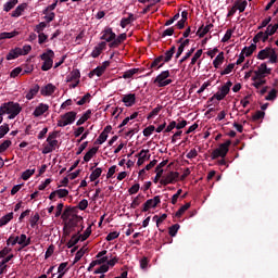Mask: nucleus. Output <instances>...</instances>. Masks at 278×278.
<instances>
[{"label":"nucleus","mask_w":278,"mask_h":278,"mask_svg":"<svg viewBox=\"0 0 278 278\" xmlns=\"http://www.w3.org/2000/svg\"><path fill=\"white\" fill-rule=\"evenodd\" d=\"M1 114H9V119L12 121L16 118L20 112H23V108L18 102H5L0 106Z\"/></svg>","instance_id":"nucleus-1"},{"label":"nucleus","mask_w":278,"mask_h":278,"mask_svg":"<svg viewBox=\"0 0 278 278\" xmlns=\"http://www.w3.org/2000/svg\"><path fill=\"white\" fill-rule=\"evenodd\" d=\"M55 58V52L53 50L48 49L46 52L40 54V60L43 61L41 65V71H51L53 68V59Z\"/></svg>","instance_id":"nucleus-2"},{"label":"nucleus","mask_w":278,"mask_h":278,"mask_svg":"<svg viewBox=\"0 0 278 278\" xmlns=\"http://www.w3.org/2000/svg\"><path fill=\"white\" fill-rule=\"evenodd\" d=\"M229 147H231V140H227L226 142L219 144V147L212 152V160H218V157H227V153H229Z\"/></svg>","instance_id":"nucleus-3"},{"label":"nucleus","mask_w":278,"mask_h":278,"mask_svg":"<svg viewBox=\"0 0 278 278\" xmlns=\"http://www.w3.org/2000/svg\"><path fill=\"white\" fill-rule=\"evenodd\" d=\"M273 73L271 68H268L266 63H262L256 71H254V76L252 77V81H257V79H265Z\"/></svg>","instance_id":"nucleus-4"},{"label":"nucleus","mask_w":278,"mask_h":278,"mask_svg":"<svg viewBox=\"0 0 278 278\" xmlns=\"http://www.w3.org/2000/svg\"><path fill=\"white\" fill-rule=\"evenodd\" d=\"M77 118V112L70 111L61 115V119L58 121V127H66V125H73L74 121Z\"/></svg>","instance_id":"nucleus-5"},{"label":"nucleus","mask_w":278,"mask_h":278,"mask_svg":"<svg viewBox=\"0 0 278 278\" xmlns=\"http://www.w3.org/2000/svg\"><path fill=\"white\" fill-rule=\"evenodd\" d=\"M231 86H233V83L228 80L222 88H219V91L214 94V98H216L217 101H223V99L229 94Z\"/></svg>","instance_id":"nucleus-6"},{"label":"nucleus","mask_w":278,"mask_h":278,"mask_svg":"<svg viewBox=\"0 0 278 278\" xmlns=\"http://www.w3.org/2000/svg\"><path fill=\"white\" fill-rule=\"evenodd\" d=\"M84 223V217L79 216V215H72L71 218L67 219V222H65V226L68 227V229H74L76 227H79V225H81Z\"/></svg>","instance_id":"nucleus-7"},{"label":"nucleus","mask_w":278,"mask_h":278,"mask_svg":"<svg viewBox=\"0 0 278 278\" xmlns=\"http://www.w3.org/2000/svg\"><path fill=\"white\" fill-rule=\"evenodd\" d=\"M162 203V200L160 199V195L154 197L153 199H149L143 204V207L141 212H149V210H153L157 207Z\"/></svg>","instance_id":"nucleus-8"},{"label":"nucleus","mask_w":278,"mask_h":278,"mask_svg":"<svg viewBox=\"0 0 278 278\" xmlns=\"http://www.w3.org/2000/svg\"><path fill=\"white\" fill-rule=\"evenodd\" d=\"M179 179V172H169L165 178L160 180L161 186H168Z\"/></svg>","instance_id":"nucleus-9"},{"label":"nucleus","mask_w":278,"mask_h":278,"mask_svg":"<svg viewBox=\"0 0 278 278\" xmlns=\"http://www.w3.org/2000/svg\"><path fill=\"white\" fill-rule=\"evenodd\" d=\"M100 40H105V42H112V40H115L116 38V33L110 27L102 30Z\"/></svg>","instance_id":"nucleus-10"},{"label":"nucleus","mask_w":278,"mask_h":278,"mask_svg":"<svg viewBox=\"0 0 278 278\" xmlns=\"http://www.w3.org/2000/svg\"><path fill=\"white\" fill-rule=\"evenodd\" d=\"M166 164H168V160L162 161L156 167H155V177H154V184H157V181H160V178L162 177V175L164 174V166H166Z\"/></svg>","instance_id":"nucleus-11"},{"label":"nucleus","mask_w":278,"mask_h":278,"mask_svg":"<svg viewBox=\"0 0 278 278\" xmlns=\"http://www.w3.org/2000/svg\"><path fill=\"white\" fill-rule=\"evenodd\" d=\"M84 231V226H81V228L72 236V238L70 239V241L66 243L67 249H73V247H75V244H77L79 242L80 237L79 235Z\"/></svg>","instance_id":"nucleus-12"},{"label":"nucleus","mask_w":278,"mask_h":278,"mask_svg":"<svg viewBox=\"0 0 278 278\" xmlns=\"http://www.w3.org/2000/svg\"><path fill=\"white\" fill-rule=\"evenodd\" d=\"M122 102L125 103L126 108L136 105V93H128L122 98Z\"/></svg>","instance_id":"nucleus-13"},{"label":"nucleus","mask_w":278,"mask_h":278,"mask_svg":"<svg viewBox=\"0 0 278 278\" xmlns=\"http://www.w3.org/2000/svg\"><path fill=\"white\" fill-rule=\"evenodd\" d=\"M147 153H149V150H141L140 153L137 154V157H139L137 161L138 166H142L147 160H151V154L147 155Z\"/></svg>","instance_id":"nucleus-14"},{"label":"nucleus","mask_w":278,"mask_h":278,"mask_svg":"<svg viewBox=\"0 0 278 278\" xmlns=\"http://www.w3.org/2000/svg\"><path fill=\"white\" fill-rule=\"evenodd\" d=\"M55 92V85L48 84L45 87L41 88L40 93L42 97H51Z\"/></svg>","instance_id":"nucleus-15"},{"label":"nucleus","mask_w":278,"mask_h":278,"mask_svg":"<svg viewBox=\"0 0 278 278\" xmlns=\"http://www.w3.org/2000/svg\"><path fill=\"white\" fill-rule=\"evenodd\" d=\"M49 111V104L40 103L34 111L33 115L38 118L39 116H42L45 112Z\"/></svg>","instance_id":"nucleus-16"},{"label":"nucleus","mask_w":278,"mask_h":278,"mask_svg":"<svg viewBox=\"0 0 278 278\" xmlns=\"http://www.w3.org/2000/svg\"><path fill=\"white\" fill-rule=\"evenodd\" d=\"M21 55H23V49L14 48L7 54V60H16V58H21Z\"/></svg>","instance_id":"nucleus-17"},{"label":"nucleus","mask_w":278,"mask_h":278,"mask_svg":"<svg viewBox=\"0 0 278 278\" xmlns=\"http://www.w3.org/2000/svg\"><path fill=\"white\" fill-rule=\"evenodd\" d=\"M81 77V73L79 70H73L67 76H66V83L71 84V81H78Z\"/></svg>","instance_id":"nucleus-18"},{"label":"nucleus","mask_w":278,"mask_h":278,"mask_svg":"<svg viewBox=\"0 0 278 278\" xmlns=\"http://www.w3.org/2000/svg\"><path fill=\"white\" fill-rule=\"evenodd\" d=\"M25 10H27V3H22V4L17 5L14 11H12L11 16L13 18H18V16L23 15Z\"/></svg>","instance_id":"nucleus-19"},{"label":"nucleus","mask_w":278,"mask_h":278,"mask_svg":"<svg viewBox=\"0 0 278 278\" xmlns=\"http://www.w3.org/2000/svg\"><path fill=\"white\" fill-rule=\"evenodd\" d=\"M168 77H170V72L163 71L161 74L156 76L153 84H157V86H160L162 83H164L165 79H168Z\"/></svg>","instance_id":"nucleus-20"},{"label":"nucleus","mask_w":278,"mask_h":278,"mask_svg":"<svg viewBox=\"0 0 278 278\" xmlns=\"http://www.w3.org/2000/svg\"><path fill=\"white\" fill-rule=\"evenodd\" d=\"M268 38H270V36L264 31H258L254 38H253V43L257 45V42H260V40H262V42H266L268 40Z\"/></svg>","instance_id":"nucleus-21"},{"label":"nucleus","mask_w":278,"mask_h":278,"mask_svg":"<svg viewBox=\"0 0 278 278\" xmlns=\"http://www.w3.org/2000/svg\"><path fill=\"white\" fill-rule=\"evenodd\" d=\"M175 51H177V48L175 46H172L170 49L165 52V55H163V62H170V60H173V56L175 55Z\"/></svg>","instance_id":"nucleus-22"},{"label":"nucleus","mask_w":278,"mask_h":278,"mask_svg":"<svg viewBox=\"0 0 278 278\" xmlns=\"http://www.w3.org/2000/svg\"><path fill=\"white\" fill-rule=\"evenodd\" d=\"M166 62H164V55H160L151 63L150 68H162Z\"/></svg>","instance_id":"nucleus-23"},{"label":"nucleus","mask_w":278,"mask_h":278,"mask_svg":"<svg viewBox=\"0 0 278 278\" xmlns=\"http://www.w3.org/2000/svg\"><path fill=\"white\" fill-rule=\"evenodd\" d=\"M40 91V86L39 85H34L28 93L26 94V99L28 101H31V99H34V97H36L38 94V92Z\"/></svg>","instance_id":"nucleus-24"},{"label":"nucleus","mask_w":278,"mask_h":278,"mask_svg":"<svg viewBox=\"0 0 278 278\" xmlns=\"http://www.w3.org/2000/svg\"><path fill=\"white\" fill-rule=\"evenodd\" d=\"M136 21V17H134V13H129L128 17H123L121 21V27L125 29L127 25H131Z\"/></svg>","instance_id":"nucleus-25"},{"label":"nucleus","mask_w":278,"mask_h":278,"mask_svg":"<svg viewBox=\"0 0 278 278\" xmlns=\"http://www.w3.org/2000/svg\"><path fill=\"white\" fill-rule=\"evenodd\" d=\"M273 52V48L267 47L261 50L257 54L258 60H266V58H270V53Z\"/></svg>","instance_id":"nucleus-26"},{"label":"nucleus","mask_w":278,"mask_h":278,"mask_svg":"<svg viewBox=\"0 0 278 278\" xmlns=\"http://www.w3.org/2000/svg\"><path fill=\"white\" fill-rule=\"evenodd\" d=\"M91 115H92V110H87L84 113V115L76 122L77 127H81V125H84V123H86V121H88Z\"/></svg>","instance_id":"nucleus-27"},{"label":"nucleus","mask_w":278,"mask_h":278,"mask_svg":"<svg viewBox=\"0 0 278 278\" xmlns=\"http://www.w3.org/2000/svg\"><path fill=\"white\" fill-rule=\"evenodd\" d=\"M27 240V235L22 233L20 237H15V239L12 241V247H15V244H20L22 248L25 245V242Z\"/></svg>","instance_id":"nucleus-28"},{"label":"nucleus","mask_w":278,"mask_h":278,"mask_svg":"<svg viewBox=\"0 0 278 278\" xmlns=\"http://www.w3.org/2000/svg\"><path fill=\"white\" fill-rule=\"evenodd\" d=\"M97 151H99L98 147L91 148L84 156V162H90L94 155H97Z\"/></svg>","instance_id":"nucleus-29"},{"label":"nucleus","mask_w":278,"mask_h":278,"mask_svg":"<svg viewBox=\"0 0 278 278\" xmlns=\"http://www.w3.org/2000/svg\"><path fill=\"white\" fill-rule=\"evenodd\" d=\"M214 27V24H208L205 27H203V25L198 29L197 31V36H199V38H203L208 31L210 28Z\"/></svg>","instance_id":"nucleus-30"},{"label":"nucleus","mask_w":278,"mask_h":278,"mask_svg":"<svg viewBox=\"0 0 278 278\" xmlns=\"http://www.w3.org/2000/svg\"><path fill=\"white\" fill-rule=\"evenodd\" d=\"M255 49H257V45L251 43L250 47H244L241 52L244 53L245 58H250V55H253Z\"/></svg>","instance_id":"nucleus-31"},{"label":"nucleus","mask_w":278,"mask_h":278,"mask_svg":"<svg viewBox=\"0 0 278 278\" xmlns=\"http://www.w3.org/2000/svg\"><path fill=\"white\" fill-rule=\"evenodd\" d=\"M16 4H18V0H9L7 3L3 4V11L10 12L11 10H14Z\"/></svg>","instance_id":"nucleus-32"},{"label":"nucleus","mask_w":278,"mask_h":278,"mask_svg":"<svg viewBox=\"0 0 278 278\" xmlns=\"http://www.w3.org/2000/svg\"><path fill=\"white\" fill-rule=\"evenodd\" d=\"M12 218H14V213L13 212L2 216L0 218V227H5V225H8V223H10V220H12Z\"/></svg>","instance_id":"nucleus-33"},{"label":"nucleus","mask_w":278,"mask_h":278,"mask_svg":"<svg viewBox=\"0 0 278 278\" xmlns=\"http://www.w3.org/2000/svg\"><path fill=\"white\" fill-rule=\"evenodd\" d=\"M225 62V52H220L213 61L214 68H218Z\"/></svg>","instance_id":"nucleus-34"},{"label":"nucleus","mask_w":278,"mask_h":278,"mask_svg":"<svg viewBox=\"0 0 278 278\" xmlns=\"http://www.w3.org/2000/svg\"><path fill=\"white\" fill-rule=\"evenodd\" d=\"M87 251H88V248H86V245H84L80 250H78L76 252V255L74 258V264H77V262H79L81 260V257H84V255H86Z\"/></svg>","instance_id":"nucleus-35"},{"label":"nucleus","mask_w":278,"mask_h":278,"mask_svg":"<svg viewBox=\"0 0 278 278\" xmlns=\"http://www.w3.org/2000/svg\"><path fill=\"white\" fill-rule=\"evenodd\" d=\"M190 210V202H187L185 205H182L175 214L176 218H181L186 212Z\"/></svg>","instance_id":"nucleus-36"},{"label":"nucleus","mask_w":278,"mask_h":278,"mask_svg":"<svg viewBox=\"0 0 278 278\" xmlns=\"http://www.w3.org/2000/svg\"><path fill=\"white\" fill-rule=\"evenodd\" d=\"M75 212V207L66 206L63 214L61 215V218L63 220H68L71 218V214Z\"/></svg>","instance_id":"nucleus-37"},{"label":"nucleus","mask_w":278,"mask_h":278,"mask_svg":"<svg viewBox=\"0 0 278 278\" xmlns=\"http://www.w3.org/2000/svg\"><path fill=\"white\" fill-rule=\"evenodd\" d=\"M101 173H103V169H101V167H97L89 176L90 181H97V179L101 177Z\"/></svg>","instance_id":"nucleus-38"},{"label":"nucleus","mask_w":278,"mask_h":278,"mask_svg":"<svg viewBox=\"0 0 278 278\" xmlns=\"http://www.w3.org/2000/svg\"><path fill=\"white\" fill-rule=\"evenodd\" d=\"M235 5H236L237 10H239V12H244V10H247V5H249V2H247V0H244V1L237 0L235 2Z\"/></svg>","instance_id":"nucleus-39"},{"label":"nucleus","mask_w":278,"mask_h":278,"mask_svg":"<svg viewBox=\"0 0 278 278\" xmlns=\"http://www.w3.org/2000/svg\"><path fill=\"white\" fill-rule=\"evenodd\" d=\"M140 71V68H131L126 71L123 74V79H131V77H134L136 75V73H138Z\"/></svg>","instance_id":"nucleus-40"},{"label":"nucleus","mask_w":278,"mask_h":278,"mask_svg":"<svg viewBox=\"0 0 278 278\" xmlns=\"http://www.w3.org/2000/svg\"><path fill=\"white\" fill-rule=\"evenodd\" d=\"M90 233H92V226H88L85 232L83 235L80 232L78 237H80L81 242H84L90 238Z\"/></svg>","instance_id":"nucleus-41"},{"label":"nucleus","mask_w":278,"mask_h":278,"mask_svg":"<svg viewBox=\"0 0 278 278\" xmlns=\"http://www.w3.org/2000/svg\"><path fill=\"white\" fill-rule=\"evenodd\" d=\"M278 29V23L277 24H269L265 30V34H268L269 36H275L277 34Z\"/></svg>","instance_id":"nucleus-42"},{"label":"nucleus","mask_w":278,"mask_h":278,"mask_svg":"<svg viewBox=\"0 0 278 278\" xmlns=\"http://www.w3.org/2000/svg\"><path fill=\"white\" fill-rule=\"evenodd\" d=\"M15 36H18V31H11V33H1L0 34V40H8L10 38H14Z\"/></svg>","instance_id":"nucleus-43"},{"label":"nucleus","mask_w":278,"mask_h":278,"mask_svg":"<svg viewBox=\"0 0 278 278\" xmlns=\"http://www.w3.org/2000/svg\"><path fill=\"white\" fill-rule=\"evenodd\" d=\"M140 199H144V195L142 194H138L131 202L130 207L132 210H136V207H138L140 205V203H142V201H140Z\"/></svg>","instance_id":"nucleus-44"},{"label":"nucleus","mask_w":278,"mask_h":278,"mask_svg":"<svg viewBox=\"0 0 278 278\" xmlns=\"http://www.w3.org/2000/svg\"><path fill=\"white\" fill-rule=\"evenodd\" d=\"M201 55H203V50L200 49L198 50L194 55L191 59V62L189 64V66H194V64H197V62L199 61V58H201Z\"/></svg>","instance_id":"nucleus-45"},{"label":"nucleus","mask_w":278,"mask_h":278,"mask_svg":"<svg viewBox=\"0 0 278 278\" xmlns=\"http://www.w3.org/2000/svg\"><path fill=\"white\" fill-rule=\"evenodd\" d=\"M180 227L181 226L179 224H174L173 226H170L168 228L169 236H172V238H175V236H177V231H179Z\"/></svg>","instance_id":"nucleus-46"},{"label":"nucleus","mask_w":278,"mask_h":278,"mask_svg":"<svg viewBox=\"0 0 278 278\" xmlns=\"http://www.w3.org/2000/svg\"><path fill=\"white\" fill-rule=\"evenodd\" d=\"M91 97L92 96L90 93H86L80 100L76 102V105H86V103H90Z\"/></svg>","instance_id":"nucleus-47"},{"label":"nucleus","mask_w":278,"mask_h":278,"mask_svg":"<svg viewBox=\"0 0 278 278\" xmlns=\"http://www.w3.org/2000/svg\"><path fill=\"white\" fill-rule=\"evenodd\" d=\"M47 22H40L38 25L35 26L34 31H36V34H42V31L47 29Z\"/></svg>","instance_id":"nucleus-48"},{"label":"nucleus","mask_w":278,"mask_h":278,"mask_svg":"<svg viewBox=\"0 0 278 278\" xmlns=\"http://www.w3.org/2000/svg\"><path fill=\"white\" fill-rule=\"evenodd\" d=\"M34 173H36V168H34V169H26L22 174V179L24 181H27L29 179V177H31L34 175Z\"/></svg>","instance_id":"nucleus-49"},{"label":"nucleus","mask_w":278,"mask_h":278,"mask_svg":"<svg viewBox=\"0 0 278 278\" xmlns=\"http://www.w3.org/2000/svg\"><path fill=\"white\" fill-rule=\"evenodd\" d=\"M12 147V141L11 140H4L0 144V153H5L7 149H10Z\"/></svg>","instance_id":"nucleus-50"},{"label":"nucleus","mask_w":278,"mask_h":278,"mask_svg":"<svg viewBox=\"0 0 278 278\" xmlns=\"http://www.w3.org/2000/svg\"><path fill=\"white\" fill-rule=\"evenodd\" d=\"M10 131V125L9 124H3L0 126V139L4 138L5 135Z\"/></svg>","instance_id":"nucleus-51"},{"label":"nucleus","mask_w":278,"mask_h":278,"mask_svg":"<svg viewBox=\"0 0 278 278\" xmlns=\"http://www.w3.org/2000/svg\"><path fill=\"white\" fill-rule=\"evenodd\" d=\"M160 112H162V105H157L152 110V112H150V114L148 115V121H151V118H153L154 116H157Z\"/></svg>","instance_id":"nucleus-52"},{"label":"nucleus","mask_w":278,"mask_h":278,"mask_svg":"<svg viewBox=\"0 0 278 278\" xmlns=\"http://www.w3.org/2000/svg\"><path fill=\"white\" fill-rule=\"evenodd\" d=\"M108 270H110V267L106 264H103L93 271V275H101L103 273H108Z\"/></svg>","instance_id":"nucleus-53"},{"label":"nucleus","mask_w":278,"mask_h":278,"mask_svg":"<svg viewBox=\"0 0 278 278\" xmlns=\"http://www.w3.org/2000/svg\"><path fill=\"white\" fill-rule=\"evenodd\" d=\"M165 218H168V215L162 214L161 216H157V215L153 216V220H155L157 227H160L161 223H164Z\"/></svg>","instance_id":"nucleus-54"},{"label":"nucleus","mask_w":278,"mask_h":278,"mask_svg":"<svg viewBox=\"0 0 278 278\" xmlns=\"http://www.w3.org/2000/svg\"><path fill=\"white\" fill-rule=\"evenodd\" d=\"M265 99L266 101H275V99H277V89H271Z\"/></svg>","instance_id":"nucleus-55"},{"label":"nucleus","mask_w":278,"mask_h":278,"mask_svg":"<svg viewBox=\"0 0 278 278\" xmlns=\"http://www.w3.org/2000/svg\"><path fill=\"white\" fill-rule=\"evenodd\" d=\"M38 220H40V214L36 213L30 219V227L34 229L36 225H38Z\"/></svg>","instance_id":"nucleus-56"},{"label":"nucleus","mask_w":278,"mask_h":278,"mask_svg":"<svg viewBox=\"0 0 278 278\" xmlns=\"http://www.w3.org/2000/svg\"><path fill=\"white\" fill-rule=\"evenodd\" d=\"M232 34H233V29H231V28L227 29L226 34L222 38V42H229V40H231Z\"/></svg>","instance_id":"nucleus-57"},{"label":"nucleus","mask_w":278,"mask_h":278,"mask_svg":"<svg viewBox=\"0 0 278 278\" xmlns=\"http://www.w3.org/2000/svg\"><path fill=\"white\" fill-rule=\"evenodd\" d=\"M153 131H155V126L150 125L147 128L143 129V136L146 138H149V136H151L153 134Z\"/></svg>","instance_id":"nucleus-58"},{"label":"nucleus","mask_w":278,"mask_h":278,"mask_svg":"<svg viewBox=\"0 0 278 278\" xmlns=\"http://www.w3.org/2000/svg\"><path fill=\"white\" fill-rule=\"evenodd\" d=\"M20 73H23V67H15L14 70L11 71L10 77L13 79H16V77H18Z\"/></svg>","instance_id":"nucleus-59"},{"label":"nucleus","mask_w":278,"mask_h":278,"mask_svg":"<svg viewBox=\"0 0 278 278\" xmlns=\"http://www.w3.org/2000/svg\"><path fill=\"white\" fill-rule=\"evenodd\" d=\"M46 20V25H49V23H53L55 21V12H50L48 15L43 16Z\"/></svg>","instance_id":"nucleus-60"},{"label":"nucleus","mask_w":278,"mask_h":278,"mask_svg":"<svg viewBox=\"0 0 278 278\" xmlns=\"http://www.w3.org/2000/svg\"><path fill=\"white\" fill-rule=\"evenodd\" d=\"M266 116V113L263 111H256L255 114L252 116V121L257 122Z\"/></svg>","instance_id":"nucleus-61"},{"label":"nucleus","mask_w":278,"mask_h":278,"mask_svg":"<svg viewBox=\"0 0 278 278\" xmlns=\"http://www.w3.org/2000/svg\"><path fill=\"white\" fill-rule=\"evenodd\" d=\"M233 68H236V63H230L224 71L220 72V75H229Z\"/></svg>","instance_id":"nucleus-62"},{"label":"nucleus","mask_w":278,"mask_h":278,"mask_svg":"<svg viewBox=\"0 0 278 278\" xmlns=\"http://www.w3.org/2000/svg\"><path fill=\"white\" fill-rule=\"evenodd\" d=\"M108 140V135L105 132H101L98 139L94 141V144H103Z\"/></svg>","instance_id":"nucleus-63"},{"label":"nucleus","mask_w":278,"mask_h":278,"mask_svg":"<svg viewBox=\"0 0 278 278\" xmlns=\"http://www.w3.org/2000/svg\"><path fill=\"white\" fill-rule=\"evenodd\" d=\"M139 190H140V184H135L128 189V192L129 194H138Z\"/></svg>","instance_id":"nucleus-64"}]
</instances>
